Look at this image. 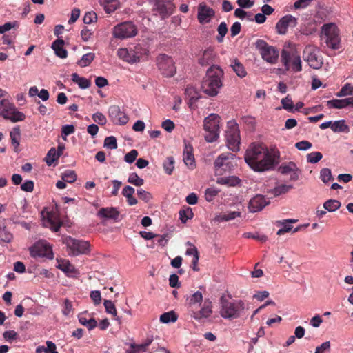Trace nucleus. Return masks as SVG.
<instances>
[{"instance_id": "f257e3e1", "label": "nucleus", "mask_w": 353, "mask_h": 353, "mask_svg": "<svg viewBox=\"0 0 353 353\" xmlns=\"http://www.w3.org/2000/svg\"><path fill=\"white\" fill-rule=\"evenodd\" d=\"M279 152L270 151L263 143H251L245 154V161L255 172H265L272 169L277 163Z\"/></svg>"}, {"instance_id": "f03ea898", "label": "nucleus", "mask_w": 353, "mask_h": 353, "mask_svg": "<svg viewBox=\"0 0 353 353\" xmlns=\"http://www.w3.org/2000/svg\"><path fill=\"white\" fill-rule=\"evenodd\" d=\"M223 71L215 65H212L206 72V75L201 83L203 92L210 97H214L219 93L222 87Z\"/></svg>"}, {"instance_id": "7ed1b4c3", "label": "nucleus", "mask_w": 353, "mask_h": 353, "mask_svg": "<svg viewBox=\"0 0 353 353\" xmlns=\"http://www.w3.org/2000/svg\"><path fill=\"white\" fill-rule=\"evenodd\" d=\"M281 62L285 70L298 72L302 70V61L299 51L294 43H289L281 51Z\"/></svg>"}, {"instance_id": "20e7f679", "label": "nucleus", "mask_w": 353, "mask_h": 353, "mask_svg": "<svg viewBox=\"0 0 353 353\" xmlns=\"http://www.w3.org/2000/svg\"><path fill=\"white\" fill-rule=\"evenodd\" d=\"M220 315L228 319L239 318L245 309V302L240 299H228L224 296H221Z\"/></svg>"}, {"instance_id": "39448f33", "label": "nucleus", "mask_w": 353, "mask_h": 353, "mask_svg": "<svg viewBox=\"0 0 353 353\" xmlns=\"http://www.w3.org/2000/svg\"><path fill=\"white\" fill-rule=\"evenodd\" d=\"M221 117L216 114H211L205 117L203 121V130H205V139L212 143L219 138V124Z\"/></svg>"}, {"instance_id": "423d86ee", "label": "nucleus", "mask_w": 353, "mask_h": 353, "mask_svg": "<svg viewBox=\"0 0 353 353\" xmlns=\"http://www.w3.org/2000/svg\"><path fill=\"white\" fill-rule=\"evenodd\" d=\"M63 243L66 245L70 255L86 254L90 252V243L88 241L66 236L63 239Z\"/></svg>"}, {"instance_id": "0eeeda50", "label": "nucleus", "mask_w": 353, "mask_h": 353, "mask_svg": "<svg viewBox=\"0 0 353 353\" xmlns=\"http://www.w3.org/2000/svg\"><path fill=\"white\" fill-rule=\"evenodd\" d=\"M321 29L327 46L332 49H339L340 37L337 26L333 23H329L324 24Z\"/></svg>"}, {"instance_id": "6e6552de", "label": "nucleus", "mask_w": 353, "mask_h": 353, "mask_svg": "<svg viewBox=\"0 0 353 353\" xmlns=\"http://www.w3.org/2000/svg\"><path fill=\"white\" fill-rule=\"evenodd\" d=\"M234 154L230 152L221 154L214 163L216 175H223L230 172L234 167Z\"/></svg>"}, {"instance_id": "1a4fd4ad", "label": "nucleus", "mask_w": 353, "mask_h": 353, "mask_svg": "<svg viewBox=\"0 0 353 353\" xmlns=\"http://www.w3.org/2000/svg\"><path fill=\"white\" fill-rule=\"evenodd\" d=\"M138 33L137 26L130 21H124L115 26L113 28V36L119 39H125L135 37Z\"/></svg>"}, {"instance_id": "9d476101", "label": "nucleus", "mask_w": 353, "mask_h": 353, "mask_svg": "<svg viewBox=\"0 0 353 353\" xmlns=\"http://www.w3.org/2000/svg\"><path fill=\"white\" fill-rule=\"evenodd\" d=\"M225 137L228 148L232 152L239 151L240 132L236 122L230 121L228 123V130L226 131Z\"/></svg>"}, {"instance_id": "9b49d317", "label": "nucleus", "mask_w": 353, "mask_h": 353, "mask_svg": "<svg viewBox=\"0 0 353 353\" xmlns=\"http://www.w3.org/2000/svg\"><path fill=\"white\" fill-rule=\"evenodd\" d=\"M256 48L260 51L262 58L270 63H275L279 58V52L273 46H269L266 41L258 39Z\"/></svg>"}, {"instance_id": "f8f14e48", "label": "nucleus", "mask_w": 353, "mask_h": 353, "mask_svg": "<svg viewBox=\"0 0 353 353\" xmlns=\"http://www.w3.org/2000/svg\"><path fill=\"white\" fill-rule=\"evenodd\" d=\"M157 65L161 73L166 77H171L176 72V67L171 57L161 54L157 57Z\"/></svg>"}, {"instance_id": "ddd939ff", "label": "nucleus", "mask_w": 353, "mask_h": 353, "mask_svg": "<svg viewBox=\"0 0 353 353\" xmlns=\"http://www.w3.org/2000/svg\"><path fill=\"white\" fill-rule=\"evenodd\" d=\"M30 254L34 258L46 257L47 259H52L54 257L51 246L45 241H39L31 246L30 248Z\"/></svg>"}, {"instance_id": "4468645a", "label": "nucleus", "mask_w": 353, "mask_h": 353, "mask_svg": "<svg viewBox=\"0 0 353 353\" xmlns=\"http://www.w3.org/2000/svg\"><path fill=\"white\" fill-rule=\"evenodd\" d=\"M318 50L312 46H307L303 50V59L314 69L321 68L323 61L317 54Z\"/></svg>"}, {"instance_id": "2eb2a0df", "label": "nucleus", "mask_w": 353, "mask_h": 353, "mask_svg": "<svg viewBox=\"0 0 353 353\" xmlns=\"http://www.w3.org/2000/svg\"><path fill=\"white\" fill-rule=\"evenodd\" d=\"M297 19L291 14L281 18L276 23L275 28L279 34H285L288 28H294L297 25Z\"/></svg>"}, {"instance_id": "dca6fc26", "label": "nucleus", "mask_w": 353, "mask_h": 353, "mask_svg": "<svg viewBox=\"0 0 353 353\" xmlns=\"http://www.w3.org/2000/svg\"><path fill=\"white\" fill-rule=\"evenodd\" d=\"M270 201L265 196L257 194L250 200L248 209L250 212H257L262 210Z\"/></svg>"}, {"instance_id": "f3484780", "label": "nucleus", "mask_w": 353, "mask_h": 353, "mask_svg": "<svg viewBox=\"0 0 353 353\" xmlns=\"http://www.w3.org/2000/svg\"><path fill=\"white\" fill-rule=\"evenodd\" d=\"M108 114L112 121L120 125H125L128 121V116L121 111L118 105H111L108 109Z\"/></svg>"}, {"instance_id": "a211bd4d", "label": "nucleus", "mask_w": 353, "mask_h": 353, "mask_svg": "<svg viewBox=\"0 0 353 353\" xmlns=\"http://www.w3.org/2000/svg\"><path fill=\"white\" fill-rule=\"evenodd\" d=\"M212 314V303L208 299L205 300L201 310L194 311L192 310L191 316L195 320L200 321L202 319L208 318Z\"/></svg>"}, {"instance_id": "6ab92c4d", "label": "nucleus", "mask_w": 353, "mask_h": 353, "mask_svg": "<svg viewBox=\"0 0 353 353\" xmlns=\"http://www.w3.org/2000/svg\"><path fill=\"white\" fill-rule=\"evenodd\" d=\"M174 5L172 0H158L155 3V10L163 18L172 13Z\"/></svg>"}, {"instance_id": "aec40b11", "label": "nucleus", "mask_w": 353, "mask_h": 353, "mask_svg": "<svg viewBox=\"0 0 353 353\" xmlns=\"http://www.w3.org/2000/svg\"><path fill=\"white\" fill-rule=\"evenodd\" d=\"M214 15V11L212 8L207 6L204 3L199 4L198 8V20L201 23L210 22Z\"/></svg>"}, {"instance_id": "412c9836", "label": "nucleus", "mask_w": 353, "mask_h": 353, "mask_svg": "<svg viewBox=\"0 0 353 353\" xmlns=\"http://www.w3.org/2000/svg\"><path fill=\"white\" fill-rule=\"evenodd\" d=\"M133 52L132 48H119L117 54L123 61L132 64L137 63V57Z\"/></svg>"}, {"instance_id": "4be33fe9", "label": "nucleus", "mask_w": 353, "mask_h": 353, "mask_svg": "<svg viewBox=\"0 0 353 353\" xmlns=\"http://www.w3.org/2000/svg\"><path fill=\"white\" fill-rule=\"evenodd\" d=\"M57 268L62 270L65 272L67 276L71 277H77L79 274V271L75 268V267L71 264L68 261L61 260L58 261Z\"/></svg>"}, {"instance_id": "5701e85b", "label": "nucleus", "mask_w": 353, "mask_h": 353, "mask_svg": "<svg viewBox=\"0 0 353 353\" xmlns=\"http://www.w3.org/2000/svg\"><path fill=\"white\" fill-rule=\"evenodd\" d=\"M192 151L193 148L191 145L185 143L183 161L185 164L191 169H193L195 167L194 156Z\"/></svg>"}, {"instance_id": "b1692460", "label": "nucleus", "mask_w": 353, "mask_h": 353, "mask_svg": "<svg viewBox=\"0 0 353 353\" xmlns=\"http://www.w3.org/2000/svg\"><path fill=\"white\" fill-rule=\"evenodd\" d=\"M215 52L213 49L208 48L205 50L202 56L199 59V63L203 66L210 65L214 62Z\"/></svg>"}, {"instance_id": "393cba45", "label": "nucleus", "mask_w": 353, "mask_h": 353, "mask_svg": "<svg viewBox=\"0 0 353 353\" xmlns=\"http://www.w3.org/2000/svg\"><path fill=\"white\" fill-rule=\"evenodd\" d=\"M64 41L61 39L55 40L52 44V48L54 51L55 54L61 58L65 59L68 56V52L63 48Z\"/></svg>"}, {"instance_id": "a878e982", "label": "nucleus", "mask_w": 353, "mask_h": 353, "mask_svg": "<svg viewBox=\"0 0 353 353\" xmlns=\"http://www.w3.org/2000/svg\"><path fill=\"white\" fill-rule=\"evenodd\" d=\"M296 221H297L296 219H285L283 221H278L276 222L277 226L281 225V226H283V228L279 229L277 231V235H282L285 232H290L292 229V225H291V223H296Z\"/></svg>"}, {"instance_id": "bb28decb", "label": "nucleus", "mask_w": 353, "mask_h": 353, "mask_svg": "<svg viewBox=\"0 0 353 353\" xmlns=\"http://www.w3.org/2000/svg\"><path fill=\"white\" fill-rule=\"evenodd\" d=\"M14 104L6 99H2L0 102V115L3 118L8 117L10 112L15 109Z\"/></svg>"}, {"instance_id": "cd10ccee", "label": "nucleus", "mask_w": 353, "mask_h": 353, "mask_svg": "<svg viewBox=\"0 0 353 353\" xmlns=\"http://www.w3.org/2000/svg\"><path fill=\"white\" fill-rule=\"evenodd\" d=\"M98 215L101 217L117 219L119 212L114 208H102L99 210Z\"/></svg>"}, {"instance_id": "c85d7f7f", "label": "nucleus", "mask_w": 353, "mask_h": 353, "mask_svg": "<svg viewBox=\"0 0 353 353\" xmlns=\"http://www.w3.org/2000/svg\"><path fill=\"white\" fill-rule=\"evenodd\" d=\"M103 305L105 309V312L113 316L114 319L121 323V318L117 315V309L114 303L110 300H105Z\"/></svg>"}, {"instance_id": "c756f323", "label": "nucleus", "mask_w": 353, "mask_h": 353, "mask_svg": "<svg viewBox=\"0 0 353 353\" xmlns=\"http://www.w3.org/2000/svg\"><path fill=\"white\" fill-rule=\"evenodd\" d=\"M203 301V295L202 293L199 291L194 292L193 294L190 295L189 297H187L186 302L190 308H193V307L199 303L201 304Z\"/></svg>"}, {"instance_id": "7c9ffc66", "label": "nucleus", "mask_w": 353, "mask_h": 353, "mask_svg": "<svg viewBox=\"0 0 353 353\" xmlns=\"http://www.w3.org/2000/svg\"><path fill=\"white\" fill-rule=\"evenodd\" d=\"M332 130L334 132L347 133L350 131V128L346 124L345 120H339L332 123Z\"/></svg>"}, {"instance_id": "2f4dec72", "label": "nucleus", "mask_w": 353, "mask_h": 353, "mask_svg": "<svg viewBox=\"0 0 353 353\" xmlns=\"http://www.w3.org/2000/svg\"><path fill=\"white\" fill-rule=\"evenodd\" d=\"M72 81L78 84L80 88L86 89L88 88L90 85V81L85 77H81L77 73H73L72 75Z\"/></svg>"}, {"instance_id": "473e14b6", "label": "nucleus", "mask_w": 353, "mask_h": 353, "mask_svg": "<svg viewBox=\"0 0 353 353\" xmlns=\"http://www.w3.org/2000/svg\"><path fill=\"white\" fill-rule=\"evenodd\" d=\"M241 216V212H228L222 214L217 215L215 217V220L219 222L228 221L233 220L236 217Z\"/></svg>"}, {"instance_id": "72a5a7b5", "label": "nucleus", "mask_w": 353, "mask_h": 353, "mask_svg": "<svg viewBox=\"0 0 353 353\" xmlns=\"http://www.w3.org/2000/svg\"><path fill=\"white\" fill-rule=\"evenodd\" d=\"M240 183V179L234 176L220 177L217 179V183L227 185L229 186H235Z\"/></svg>"}, {"instance_id": "f704fd0d", "label": "nucleus", "mask_w": 353, "mask_h": 353, "mask_svg": "<svg viewBox=\"0 0 353 353\" xmlns=\"http://www.w3.org/2000/svg\"><path fill=\"white\" fill-rule=\"evenodd\" d=\"M292 188V185L281 184L276 186L274 189L271 190L270 192L273 194L274 196H278L288 192Z\"/></svg>"}, {"instance_id": "c9c22d12", "label": "nucleus", "mask_w": 353, "mask_h": 353, "mask_svg": "<svg viewBox=\"0 0 353 353\" xmlns=\"http://www.w3.org/2000/svg\"><path fill=\"white\" fill-rule=\"evenodd\" d=\"M341 203L336 199H329L323 203V208L328 212H334L339 209Z\"/></svg>"}, {"instance_id": "e433bc0d", "label": "nucleus", "mask_w": 353, "mask_h": 353, "mask_svg": "<svg viewBox=\"0 0 353 353\" xmlns=\"http://www.w3.org/2000/svg\"><path fill=\"white\" fill-rule=\"evenodd\" d=\"M164 171L166 174L171 175L174 169V159L173 157H168L163 163Z\"/></svg>"}, {"instance_id": "4c0bfd02", "label": "nucleus", "mask_w": 353, "mask_h": 353, "mask_svg": "<svg viewBox=\"0 0 353 353\" xmlns=\"http://www.w3.org/2000/svg\"><path fill=\"white\" fill-rule=\"evenodd\" d=\"M234 72L239 77H244L246 76L247 72L245 70L243 65L238 61L234 60V61L231 65Z\"/></svg>"}, {"instance_id": "58836bf2", "label": "nucleus", "mask_w": 353, "mask_h": 353, "mask_svg": "<svg viewBox=\"0 0 353 353\" xmlns=\"http://www.w3.org/2000/svg\"><path fill=\"white\" fill-rule=\"evenodd\" d=\"M95 57V54L92 52L87 53L81 57V59L77 62V64L81 67H86L89 65Z\"/></svg>"}, {"instance_id": "ea45409f", "label": "nucleus", "mask_w": 353, "mask_h": 353, "mask_svg": "<svg viewBox=\"0 0 353 353\" xmlns=\"http://www.w3.org/2000/svg\"><path fill=\"white\" fill-rule=\"evenodd\" d=\"M25 118V114L23 112L17 110L15 108L10 112V114L8 115V117H5L4 119L10 120L12 122H17L23 121Z\"/></svg>"}, {"instance_id": "a19ab883", "label": "nucleus", "mask_w": 353, "mask_h": 353, "mask_svg": "<svg viewBox=\"0 0 353 353\" xmlns=\"http://www.w3.org/2000/svg\"><path fill=\"white\" fill-rule=\"evenodd\" d=\"M59 157V154L57 153L55 148H52L47 153L45 158L46 162L48 165H51L53 162L57 160Z\"/></svg>"}, {"instance_id": "79ce46f5", "label": "nucleus", "mask_w": 353, "mask_h": 353, "mask_svg": "<svg viewBox=\"0 0 353 353\" xmlns=\"http://www.w3.org/2000/svg\"><path fill=\"white\" fill-rule=\"evenodd\" d=\"M177 320V316L173 311L165 312L160 316V321L162 323H168L170 322H175Z\"/></svg>"}, {"instance_id": "37998d69", "label": "nucleus", "mask_w": 353, "mask_h": 353, "mask_svg": "<svg viewBox=\"0 0 353 353\" xmlns=\"http://www.w3.org/2000/svg\"><path fill=\"white\" fill-rule=\"evenodd\" d=\"M133 50V53L136 57H137V62L140 61V59L144 56L147 55L148 53V50L142 47L140 44H137L133 48H132Z\"/></svg>"}, {"instance_id": "c03bdc74", "label": "nucleus", "mask_w": 353, "mask_h": 353, "mask_svg": "<svg viewBox=\"0 0 353 353\" xmlns=\"http://www.w3.org/2000/svg\"><path fill=\"white\" fill-rule=\"evenodd\" d=\"M20 134V129L19 127L13 128V130L10 132L12 143L15 146V148L19 145Z\"/></svg>"}, {"instance_id": "a18cd8bd", "label": "nucleus", "mask_w": 353, "mask_h": 353, "mask_svg": "<svg viewBox=\"0 0 353 353\" xmlns=\"http://www.w3.org/2000/svg\"><path fill=\"white\" fill-rule=\"evenodd\" d=\"M128 182L138 187L143 185L144 183L143 179L140 178L135 172L130 174L128 179Z\"/></svg>"}, {"instance_id": "49530a36", "label": "nucleus", "mask_w": 353, "mask_h": 353, "mask_svg": "<svg viewBox=\"0 0 353 353\" xmlns=\"http://www.w3.org/2000/svg\"><path fill=\"white\" fill-rule=\"evenodd\" d=\"M329 108L341 109L345 108L344 99H332L326 102Z\"/></svg>"}, {"instance_id": "de8ad7c7", "label": "nucleus", "mask_w": 353, "mask_h": 353, "mask_svg": "<svg viewBox=\"0 0 353 353\" xmlns=\"http://www.w3.org/2000/svg\"><path fill=\"white\" fill-rule=\"evenodd\" d=\"M13 235L6 228H0V241L9 243L12 241Z\"/></svg>"}, {"instance_id": "09e8293b", "label": "nucleus", "mask_w": 353, "mask_h": 353, "mask_svg": "<svg viewBox=\"0 0 353 353\" xmlns=\"http://www.w3.org/2000/svg\"><path fill=\"white\" fill-rule=\"evenodd\" d=\"M320 178L322 181L327 183L333 179L331 170L329 168H323L320 172Z\"/></svg>"}, {"instance_id": "8fccbe9b", "label": "nucleus", "mask_w": 353, "mask_h": 353, "mask_svg": "<svg viewBox=\"0 0 353 353\" xmlns=\"http://www.w3.org/2000/svg\"><path fill=\"white\" fill-rule=\"evenodd\" d=\"M217 31L219 35L217 36L216 39L218 42L221 43L223 40V37L228 32V28L226 23L225 22H221L218 27Z\"/></svg>"}, {"instance_id": "3c124183", "label": "nucleus", "mask_w": 353, "mask_h": 353, "mask_svg": "<svg viewBox=\"0 0 353 353\" xmlns=\"http://www.w3.org/2000/svg\"><path fill=\"white\" fill-rule=\"evenodd\" d=\"M77 179V174L74 171L67 170L62 175V180L66 183H72Z\"/></svg>"}, {"instance_id": "603ef678", "label": "nucleus", "mask_w": 353, "mask_h": 353, "mask_svg": "<svg viewBox=\"0 0 353 353\" xmlns=\"http://www.w3.org/2000/svg\"><path fill=\"white\" fill-rule=\"evenodd\" d=\"M281 102L283 108H284L285 110H286L289 112H294L293 101L289 95H288L286 97L282 99Z\"/></svg>"}, {"instance_id": "864d4df0", "label": "nucleus", "mask_w": 353, "mask_h": 353, "mask_svg": "<svg viewBox=\"0 0 353 353\" xmlns=\"http://www.w3.org/2000/svg\"><path fill=\"white\" fill-rule=\"evenodd\" d=\"M323 158V155L319 152H312L307 155V161L311 163H316Z\"/></svg>"}, {"instance_id": "5fc2aeb1", "label": "nucleus", "mask_w": 353, "mask_h": 353, "mask_svg": "<svg viewBox=\"0 0 353 353\" xmlns=\"http://www.w3.org/2000/svg\"><path fill=\"white\" fill-rule=\"evenodd\" d=\"M296 165L293 162H290L288 165H282L279 168L281 173L283 174H290L296 170Z\"/></svg>"}, {"instance_id": "6e6d98bb", "label": "nucleus", "mask_w": 353, "mask_h": 353, "mask_svg": "<svg viewBox=\"0 0 353 353\" xmlns=\"http://www.w3.org/2000/svg\"><path fill=\"white\" fill-rule=\"evenodd\" d=\"M193 213L190 208L187 210H181L179 211V216L182 223H185L187 220L191 219Z\"/></svg>"}, {"instance_id": "4d7b16f0", "label": "nucleus", "mask_w": 353, "mask_h": 353, "mask_svg": "<svg viewBox=\"0 0 353 353\" xmlns=\"http://www.w3.org/2000/svg\"><path fill=\"white\" fill-rule=\"evenodd\" d=\"M75 131L74 126L73 125H65L61 128V136L64 140H66V137L73 134Z\"/></svg>"}, {"instance_id": "13d9d810", "label": "nucleus", "mask_w": 353, "mask_h": 353, "mask_svg": "<svg viewBox=\"0 0 353 353\" xmlns=\"http://www.w3.org/2000/svg\"><path fill=\"white\" fill-rule=\"evenodd\" d=\"M104 146L111 150L117 148L116 138L113 136L106 137L104 140Z\"/></svg>"}, {"instance_id": "bf43d9fd", "label": "nucleus", "mask_w": 353, "mask_h": 353, "mask_svg": "<svg viewBox=\"0 0 353 353\" xmlns=\"http://www.w3.org/2000/svg\"><path fill=\"white\" fill-rule=\"evenodd\" d=\"M137 194L139 198L141 200L145 201V203L149 202L152 198V194L150 192H148L143 189L137 190Z\"/></svg>"}, {"instance_id": "052dcab7", "label": "nucleus", "mask_w": 353, "mask_h": 353, "mask_svg": "<svg viewBox=\"0 0 353 353\" xmlns=\"http://www.w3.org/2000/svg\"><path fill=\"white\" fill-rule=\"evenodd\" d=\"M93 121L101 125H104L107 123L106 117L101 112H97L92 117Z\"/></svg>"}, {"instance_id": "680f3d73", "label": "nucleus", "mask_w": 353, "mask_h": 353, "mask_svg": "<svg viewBox=\"0 0 353 353\" xmlns=\"http://www.w3.org/2000/svg\"><path fill=\"white\" fill-rule=\"evenodd\" d=\"M97 19V14L94 12L91 11V12H88L85 13L83 21L84 23H85V24H90L94 21H96Z\"/></svg>"}, {"instance_id": "e2e57ef3", "label": "nucleus", "mask_w": 353, "mask_h": 353, "mask_svg": "<svg viewBox=\"0 0 353 353\" xmlns=\"http://www.w3.org/2000/svg\"><path fill=\"white\" fill-rule=\"evenodd\" d=\"M219 192V190H216L214 188H209L205 190V197L208 201H212L214 198L218 194Z\"/></svg>"}, {"instance_id": "0e129e2a", "label": "nucleus", "mask_w": 353, "mask_h": 353, "mask_svg": "<svg viewBox=\"0 0 353 353\" xmlns=\"http://www.w3.org/2000/svg\"><path fill=\"white\" fill-rule=\"evenodd\" d=\"M138 152L134 149L125 155L124 160L128 163H132L136 160Z\"/></svg>"}, {"instance_id": "69168bd1", "label": "nucleus", "mask_w": 353, "mask_h": 353, "mask_svg": "<svg viewBox=\"0 0 353 353\" xmlns=\"http://www.w3.org/2000/svg\"><path fill=\"white\" fill-rule=\"evenodd\" d=\"M186 245L190 246V248H188L186 250V255L193 256V258L199 256V253L197 248L192 243L188 241L186 243Z\"/></svg>"}, {"instance_id": "338daca9", "label": "nucleus", "mask_w": 353, "mask_h": 353, "mask_svg": "<svg viewBox=\"0 0 353 353\" xmlns=\"http://www.w3.org/2000/svg\"><path fill=\"white\" fill-rule=\"evenodd\" d=\"M169 285L172 288H179L181 286V283L179 281V276L176 274H172L169 278Z\"/></svg>"}, {"instance_id": "774afa93", "label": "nucleus", "mask_w": 353, "mask_h": 353, "mask_svg": "<svg viewBox=\"0 0 353 353\" xmlns=\"http://www.w3.org/2000/svg\"><path fill=\"white\" fill-rule=\"evenodd\" d=\"M295 147L299 150H307L312 147V143L307 141H301L296 143Z\"/></svg>"}]
</instances>
